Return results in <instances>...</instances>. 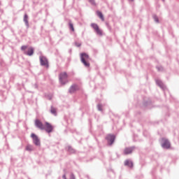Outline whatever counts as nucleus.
<instances>
[{
    "mask_svg": "<svg viewBox=\"0 0 179 179\" xmlns=\"http://www.w3.org/2000/svg\"><path fill=\"white\" fill-rule=\"evenodd\" d=\"M50 113H52L54 115H57V109H55L54 107H52L50 109Z\"/></svg>",
    "mask_w": 179,
    "mask_h": 179,
    "instance_id": "obj_15",
    "label": "nucleus"
},
{
    "mask_svg": "<svg viewBox=\"0 0 179 179\" xmlns=\"http://www.w3.org/2000/svg\"><path fill=\"white\" fill-rule=\"evenodd\" d=\"M26 150H28L29 152H31V150H33V146H31V145H27L26 146Z\"/></svg>",
    "mask_w": 179,
    "mask_h": 179,
    "instance_id": "obj_16",
    "label": "nucleus"
},
{
    "mask_svg": "<svg viewBox=\"0 0 179 179\" xmlns=\"http://www.w3.org/2000/svg\"><path fill=\"white\" fill-rule=\"evenodd\" d=\"M91 27L94 29L95 33H96L98 36H103V31L100 29V27H99V25H97V24H94V23L91 24Z\"/></svg>",
    "mask_w": 179,
    "mask_h": 179,
    "instance_id": "obj_3",
    "label": "nucleus"
},
{
    "mask_svg": "<svg viewBox=\"0 0 179 179\" xmlns=\"http://www.w3.org/2000/svg\"><path fill=\"white\" fill-rule=\"evenodd\" d=\"M69 27L71 29V30H72V31H75V28H73V24L69 22Z\"/></svg>",
    "mask_w": 179,
    "mask_h": 179,
    "instance_id": "obj_18",
    "label": "nucleus"
},
{
    "mask_svg": "<svg viewBox=\"0 0 179 179\" xmlns=\"http://www.w3.org/2000/svg\"><path fill=\"white\" fill-rule=\"evenodd\" d=\"M80 45H81V44L79 43V44L77 45V47H80Z\"/></svg>",
    "mask_w": 179,
    "mask_h": 179,
    "instance_id": "obj_25",
    "label": "nucleus"
},
{
    "mask_svg": "<svg viewBox=\"0 0 179 179\" xmlns=\"http://www.w3.org/2000/svg\"><path fill=\"white\" fill-rule=\"evenodd\" d=\"M81 62L85 65V66H90V64L87 62L89 61V55L86 53H81L80 55Z\"/></svg>",
    "mask_w": 179,
    "mask_h": 179,
    "instance_id": "obj_1",
    "label": "nucleus"
},
{
    "mask_svg": "<svg viewBox=\"0 0 179 179\" xmlns=\"http://www.w3.org/2000/svg\"><path fill=\"white\" fill-rule=\"evenodd\" d=\"M31 138H32L34 145L40 146V139H38V137L36 134H31Z\"/></svg>",
    "mask_w": 179,
    "mask_h": 179,
    "instance_id": "obj_6",
    "label": "nucleus"
},
{
    "mask_svg": "<svg viewBox=\"0 0 179 179\" xmlns=\"http://www.w3.org/2000/svg\"><path fill=\"white\" fill-rule=\"evenodd\" d=\"M44 129L48 132V134H50V132L52 131V129H54V127L51 124L48 123V122H46L44 124Z\"/></svg>",
    "mask_w": 179,
    "mask_h": 179,
    "instance_id": "obj_4",
    "label": "nucleus"
},
{
    "mask_svg": "<svg viewBox=\"0 0 179 179\" xmlns=\"http://www.w3.org/2000/svg\"><path fill=\"white\" fill-rule=\"evenodd\" d=\"M96 15H97V16H99V17H100L101 19V20L103 22H104V16L103 15V13H101V12L96 11Z\"/></svg>",
    "mask_w": 179,
    "mask_h": 179,
    "instance_id": "obj_14",
    "label": "nucleus"
},
{
    "mask_svg": "<svg viewBox=\"0 0 179 179\" xmlns=\"http://www.w3.org/2000/svg\"><path fill=\"white\" fill-rule=\"evenodd\" d=\"M35 126L39 129H44V125L43 124V122H41V121H40L39 120H35Z\"/></svg>",
    "mask_w": 179,
    "mask_h": 179,
    "instance_id": "obj_9",
    "label": "nucleus"
},
{
    "mask_svg": "<svg viewBox=\"0 0 179 179\" xmlns=\"http://www.w3.org/2000/svg\"><path fill=\"white\" fill-rule=\"evenodd\" d=\"M69 152H71V153L73 152V150L71 148V147H69Z\"/></svg>",
    "mask_w": 179,
    "mask_h": 179,
    "instance_id": "obj_23",
    "label": "nucleus"
},
{
    "mask_svg": "<svg viewBox=\"0 0 179 179\" xmlns=\"http://www.w3.org/2000/svg\"><path fill=\"white\" fill-rule=\"evenodd\" d=\"M28 17L27 15H25L24 17V22L26 23V24H29V21H27Z\"/></svg>",
    "mask_w": 179,
    "mask_h": 179,
    "instance_id": "obj_17",
    "label": "nucleus"
},
{
    "mask_svg": "<svg viewBox=\"0 0 179 179\" xmlns=\"http://www.w3.org/2000/svg\"><path fill=\"white\" fill-rule=\"evenodd\" d=\"M131 1H134V0H131Z\"/></svg>",
    "mask_w": 179,
    "mask_h": 179,
    "instance_id": "obj_26",
    "label": "nucleus"
},
{
    "mask_svg": "<svg viewBox=\"0 0 179 179\" xmlns=\"http://www.w3.org/2000/svg\"><path fill=\"white\" fill-rule=\"evenodd\" d=\"M106 139L110 145H113V143H114V141H115V136L113 134H108L106 137Z\"/></svg>",
    "mask_w": 179,
    "mask_h": 179,
    "instance_id": "obj_8",
    "label": "nucleus"
},
{
    "mask_svg": "<svg viewBox=\"0 0 179 179\" xmlns=\"http://www.w3.org/2000/svg\"><path fill=\"white\" fill-rule=\"evenodd\" d=\"M80 87L78 85H73L70 87L69 89V92L70 93H75V92H78V90H80Z\"/></svg>",
    "mask_w": 179,
    "mask_h": 179,
    "instance_id": "obj_10",
    "label": "nucleus"
},
{
    "mask_svg": "<svg viewBox=\"0 0 179 179\" xmlns=\"http://www.w3.org/2000/svg\"><path fill=\"white\" fill-rule=\"evenodd\" d=\"M98 110H99V111H102L103 110V106L101 105H98Z\"/></svg>",
    "mask_w": 179,
    "mask_h": 179,
    "instance_id": "obj_19",
    "label": "nucleus"
},
{
    "mask_svg": "<svg viewBox=\"0 0 179 179\" xmlns=\"http://www.w3.org/2000/svg\"><path fill=\"white\" fill-rule=\"evenodd\" d=\"M162 148H164V149H169L170 142L169 141V140H167L166 138H162Z\"/></svg>",
    "mask_w": 179,
    "mask_h": 179,
    "instance_id": "obj_7",
    "label": "nucleus"
},
{
    "mask_svg": "<svg viewBox=\"0 0 179 179\" xmlns=\"http://www.w3.org/2000/svg\"><path fill=\"white\" fill-rule=\"evenodd\" d=\"M90 2H91V3H92V5H95V3H94V0H89Z\"/></svg>",
    "mask_w": 179,
    "mask_h": 179,
    "instance_id": "obj_22",
    "label": "nucleus"
},
{
    "mask_svg": "<svg viewBox=\"0 0 179 179\" xmlns=\"http://www.w3.org/2000/svg\"><path fill=\"white\" fill-rule=\"evenodd\" d=\"M26 48H27V46H22L21 50H22V51H24V50H26Z\"/></svg>",
    "mask_w": 179,
    "mask_h": 179,
    "instance_id": "obj_21",
    "label": "nucleus"
},
{
    "mask_svg": "<svg viewBox=\"0 0 179 179\" xmlns=\"http://www.w3.org/2000/svg\"><path fill=\"white\" fill-rule=\"evenodd\" d=\"M132 152H134V148L133 147L126 148L124 150V155H131V153H132Z\"/></svg>",
    "mask_w": 179,
    "mask_h": 179,
    "instance_id": "obj_11",
    "label": "nucleus"
},
{
    "mask_svg": "<svg viewBox=\"0 0 179 179\" xmlns=\"http://www.w3.org/2000/svg\"><path fill=\"white\" fill-rule=\"evenodd\" d=\"M34 54V49L33 48H29L28 51L27 52V55L31 56Z\"/></svg>",
    "mask_w": 179,
    "mask_h": 179,
    "instance_id": "obj_13",
    "label": "nucleus"
},
{
    "mask_svg": "<svg viewBox=\"0 0 179 179\" xmlns=\"http://www.w3.org/2000/svg\"><path fill=\"white\" fill-rule=\"evenodd\" d=\"M40 62L41 65L45 66V68H48V60L44 56L40 57Z\"/></svg>",
    "mask_w": 179,
    "mask_h": 179,
    "instance_id": "obj_5",
    "label": "nucleus"
},
{
    "mask_svg": "<svg viewBox=\"0 0 179 179\" xmlns=\"http://www.w3.org/2000/svg\"><path fill=\"white\" fill-rule=\"evenodd\" d=\"M154 19H155V22H157V23H159V18H157V16H154Z\"/></svg>",
    "mask_w": 179,
    "mask_h": 179,
    "instance_id": "obj_20",
    "label": "nucleus"
},
{
    "mask_svg": "<svg viewBox=\"0 0 179 179\" xmlns=\"http://www.w3.org/2000/svg\"><path fill=\"white\" fill-rule=\"evenodd\" d=\"M59 79L62 85H65L66 83H68V74H66V72L61 73Z\"/></svg>",
    "mask_w": 179,
    "mask_h": 179,
    "instance_id": "obj_2",
    "label": "nucleus"
},
{
    "mask_svg": "<svg viewBox=\"0 0 179 179\" xmlns=\"http://www.w3.org/2000/svg\"><path fill=\"white\" fill-rule=\"evenodd\" d=\"M64 179H66V176L65 175L63 176Z\"/></svg>",
    "mask_w": 179,
    "mask_h": 179,
    "instance_id": "obj_24",
    "label": "nucleus"
},
{
    "mask_svg": "<svg viewBox=\"0 0 179 179\" xmlns=\"http://www.w3.org/2000/svg\"><path fill=\"white\" fill-rule=\"evenodd\" d=\"M124 166H127L128 167H134V163H132L131 161L127 159L124 162Z\"/></svg>",
    "mask_w": 179,
    "mask_h": 179,
    "instance_id": "obj_12",
    "label": "nucleus"
}]
</instances>
